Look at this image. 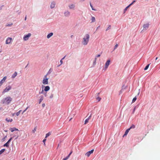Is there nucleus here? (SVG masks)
Returning a JSON list of instances; mask_svg holds the SVG:
<instances>
[{
	"mask_svg": "<svg viewBox=\"0 0 160 160\" xmlns=\"http://www.w3.org/2000/svg\"><path fill=\"white\" fill-rule=\"evenodd\" d=\"M90 38V36L89 34H86L82 39V43L83 45H86L88 42Z\"/></svg>",
	"mask_w": 160,
	"mask_h": 160,
	"instance_id": "f257e3e1",
	"label": "nucleus"
},
{
	"mask_svg": "<svg viewBox=\"0 0 160 160\" xmlns=\"http://www.w3.org/2000/svg\"><path fill=\"white\" fill-rule=\"evenodd\" d=\"M12 99L10 97H8L2 100V102L3 104H9L12 101Z\"/></svg>",
	"mask_w": 160,
	"mask_h": 160,
	"instance_id": "f03ea898",
	"label": "nucleus"
},
{
	"mask_svg": "<svg viewBox=\"0 0 160 160\" xmlns=\"http://www.w3.org/2000/svg\"><path fill=\"white\" fill-rule=\"evenodd\" d=\"M47 74L44 76L43 79L42 80V83L43 84L45 85L48 84V78H47Z\"/></svg>",
	"mask_w": 160,
	"mask_h": 160,
	"instance_id": "7ed1b4c3",
	"label": "nucleus"
},
{
	"mask_svg": "<svg viewBox=\"0 0 160 160\" xmlns=\"http://www.w3.org/2000/svg\"><path fill=\"white\" fill-rule=\"evenodd\" d=\"M31 34L28 33L27 35H24L23 38V39L24 41H26L31 36Z\"/></svg>",
	"mask_w": 160,
	"mask_h": 160,
	"instance_id": "20e7f679",
	"label": "nucleus"
},
{
	"mask_svg": "<svg viewBox=\"0 0 160 160\" xmlns=\"http://www.w3.org/2000/svg\"><path fill=\"white\" fill-rule=\"evenodd\" d=\"M12 88V87L10 86H8L5 89H4L3 92L2 93H5L6 92H8Z\"/></svg>",
	"mask_w": 160,
	"mask_h": 160,
	"instance_id": "39448f33",
	"label": "nucleus"
},
{
	"mask_svg": "<svg viewBox=\"0 0 160 160\" xmlns=\"http://www.w3.org/2000/svg\"><path fill=\"white\" fill-rule=\"evenodd\" d=\"M110 60H108L106 62L105 65V66L104 67V69L105 70H106L107 68L108 67V66L110 64Z\"/></svg>",
	"mask_w": 160,
	"mask_h": 160,
	"instance_id": "423d86ee",
	"label": "nucleus"
},
{
	"mask_svg": "<svg viewBox=\"0 0 160 160\" xmlns=\"http://www.w3.org/2000/svg\"><path fill=\"white\" fill-rule=\"evenodd\" d=\"M94 151V149H92L90 151L88 152L85 154V155L88 157H89L91 154Z\"/></svg>",
	"mask_w": 160,
	"mask_h": 160,
	"instance_id": "0eeeda50",
	"label": "nucleus"
},
{
	"mask_svg": "<svg viewBox=\"0 0 160 160\" xmlns=\"http://www.w3.org/2000/svg\"><path fill=\"white\" fill-rule=\"evenodd\" d=\"M12 40V38H8L6 41V44H10Z\"/></svg>",
	"mask_w": 160,
	"mask_h": 160,
	"instance_id": "6e6552de",
	"label": "nucleus"
},
{
	"mask_svg": "<svg viewBox=\"0 0 160 160\" xmlns=\"http://www.w3.org/2000/svg\"><path fill=\"white\" fill-rule=\"evenodd\" d=\"M6 78V76L4 77L3 79L0 81V86H1L3 83L5 82Z\"/></svg>",
	"mask_w": 160,
	"mask_h": 160,
	"instance_id": "1a4fd4ad",
	"label": "nucleus"
},
{
	"mask_svg": "<svg viewBox=\"0 0 160 160\" xmlns=\"http://www.w3.org/2000/svg\"><path fill=\"white\" fill-rule=\"evenodd\" d=\"M149 26V23H147L144 24L143 25V27L144 29L145 30H147Z\"/></svg>",
	"mask_w": 160,
	"mask_h": 160,
	"instance_id": "9d476101",
	"label": "nucleus"
},
{
	"mask_svg": "<svg viewBox=\"0 0 160 160\" xmlns=\"http://www.w3.org/2000/svg\"><path fill=\"white\" fill-rule=\"evenodd\" d=\"M12 139V138H11L6 143H5L4 145L3 146L4 147H8L9 146V144L10 142L11 141V140Z\"/></svg>",
	"mask_w": 160,
	"mask_h": 160,
	"instance_id": "9b49d317",
	"label": "nucleus"
},
{
	"mask_svg": "<svg viewBox=\"0 0 160 160\" xmlns=\"http://www.w3.org/2000/svg\"><path fill=\"white\" fill-rule=\"evenodd\" d=\"M91 114L84 121V124H86L88 122L89 120L91 118Z\"/></svg>",
	"mask_w": 160,
	"mask_h": 160,
	"instance_id": "f8f14e48",
	"label": "nucleus"
},
{
	"mask_svg": "<svg viewBox=\"0 0 160 160\" xmlns=\"http://www.w3.org/2000/svg\"><path fill=\"white\" fill-rule=\"evenodd\" d=\"M129 130H130V129L128 128L127 129V130L125 132L124 134V135L123 136V137H124L127 136V135L128 134Z\"/></svg>",
	"mask_w": 160,
	"mask_h": 160,
	"instance_id": "ddd939ff",
	"label": "nucleus"
},
{
	"mask_svg": "<svg viewBox=\"0 0 160 160\" xmlns=\"http://www.w3.org/2000/svg\"><path fill=\"white\" fill-rule=\"evenodd\" d=\"M50 88L49 86H46L45 87L44 91L45 92H47L50 90Z\"/></svg>",
	"mask_w": 160,
	"mask_h": 160,
	"instance_id": "4468645a",
	"label": "nucleus"
},
{
	"mask_svg": "<svg viewBox=\"0 0 160 160\" xmlns=\"http://www.w3.org/2000/svg\"><path fill=\"white\" fill-rule=\"evenodd\" d=\"M64 14L65 16L68 17L70 15V12L68 11H67L64 12Z\"/></svg>",
	"mask_w": 160,
	"mask_h": 160,
	"instance_id": "2eb2a0df",
	"label": "nucleus"
},
{
	"mask_svg": "<svg viewBox=\"0 0 160 160\" xmlns=\"http://www.w3.org/2000/svg\"><path fill=\"white\" fill-rule=\"evenodd\" d=\"M5 120L7 122H11L12 121V119H10L9 118H6Z\"/></svg>",
	"mask_w": 160,
	"mask_h": 160,
	"instance_id": "dca6fc26",
	"label": "nucleus"
},
{
	"mask_svg": "<svg viewBox=\"0 0 160 160\" xmlns=\"http://www.w3.org/2000/svg\"><path fill=\"white\" fill-rule=\"evenodd\" d=\"M10 130L12 132H13V131H18V129L16 128H11L10 129Z\"/></svg>",
	"mask_w": 160,
	"mask_h": 160,
	"instance_id": "f3484780",
	"label": "nucleus"
},
{
	"mask_svg": "<svg viewBox=\"0 0 160 160\" xmlns=\"http://www.w3.org/2000/svg\"><path fill=\"white\" fill-rule=\"evenodd\" d=\"M68 7L70 9H73L75 8V6L74 4H72L69 5Z\"/></svg>",
	"mask_w": 160,
	"mask_h": 160,
	"instance_id": "a211bd4d",
	"label": "nucleus"
},
{
	"mask_svg": "<svg viewBox=\"0 0 160 160\" xmlns=\"http://www.w3.org/2000/svg\"><path fill=\"white\" fill-rule=\"evenodd\" d=\"M17 72H14V73L13 74L12 76V78H15L17 76Z\"/></svg>",
	"mask_w": 160,
	"mask_h": 160,
	"instance_id": "6ab92c4d",
	"label": "nucleus"
},
{
	"mask_svg": "<svg viewBox=\"0 0 160 160\" xmlns=\"http://www.w3.org/2000/svg\"><path fill=\"white\" fill-rule=\"evenodd\" d=\"M55 5V3L54 2H52L50 5L51 8H53L54 7Z\"/></svg>",
	"mask_w": 160,
	"mask_h": 160,
	"instance_id": "aec40b11",
	"label": "nucleus"
},
{
	"mask_svg": "<svg viewBox=\"0 0 160 160\" xmlns=\"http://www.w3.org/2000/svg\"><path fill=\"white\" fill-rule=\"evenodd\" d=\"M53 35V33L52 32L48 34L47 36V38H50L51 36H52Z\"/></svg>",
	"mask_w": 160,
	"mask_h": 160,
	"instance_id": "412c9836",
	"label": "nucleus"
},
{
	"mask_svg": "<svg viewBox=\"0 0 160 160\" xmlns=\"http://www.w3.org/2000/svg\"><path fill=\"white\" fill-rule=\"evenodd\" d=\"M43 97L42 96H40V99H39V104H40L41 102L43 100Z\"/></svg>",
	"mask_w": 160,
	"mask_h": 160,
	"instance_id": "4be33fe9",
	"label": "nucleus"
},
{
	"mask_svg": "<svg viewBox=\"0 0 160 160\" xmlns=\"http://www.w3.org/2000/svg\"><path fill=\"white\" fill-rule=\"evenodd\" d=\"M92 22H94L95 21V18L94 17H92L91 18Z\"/></svg>",
	"mask_w": 160,
	"mask_h": 160,
	"instance_id": "5701e85b",
	"label": "nucleus"
},
{
	"mask_svg": "<svg viewBox=\"0 0 160 160\" xmlns=\"http://www.w3.org/2000/svg\"><path fill=\"white\" fill-rule=\"evenodd\" d=\"M135 127V125L133 124L132 125V126L130 127L129 128L130 129V130L131 129L134 128Z\"/></svg>",
	"mask_w": 160,
	"mask_h": 160,
	"instance_id": "b1692460",
	"label": "nucleus"
},
{
	"mask_svg": "<svg viewBox=\"0 0 160 160\" xmlns=\"http://www.w3.org/2000/svg\"><path fill=\"white\" fill-rule=\"evenodd\" d=\"M36 130H37V127H34L33 129L32 130V132L33 133H34L36 131Z\"/></svg>",
	"mask_w": 160,
	"mask_h": 160,
	"instance_id": "393cba45",
	"label": "nucleus"
},
{
	"mask_svg": "<svg viewBox=\"0 0 160 160\" xmlns=\"http://www.w3.org/2000/svg\"><path fill=\"white\" fill-rule=\"evenodd\" d=\"M5 150V149H3L0 151V155L2 154L3 152Z\"/></svg>",
	"mask_w": 160,
	"mask_h": 160,
	"instance_id": "a878e982",
	"label": "nucleus"
},
{
	"mask_svg": "<svg viewBox=\"0 0 160 160\" xmlns=\"http://www.w3.org/2000/svg\"><path fill=\"white\" fill-rule=\"evenodd\" d=\"M149 65H150V64H148L146 66V67H145V68L144 69V70H146L148 69V67H149Z\"/></svg>",
	"mask_w": 160,
	"mask_h": 160,
	"instance_id": "bb28decb",
	"label": "nucleus"
},
{
	"mask_svg": "<svg viewBox=\"0 0 160 160\" xmlns=\"http://www.w3.org/2000/svg\"><path fill=\"white\" fill-rule=\"evenodd\" d=\"M21 111V110H19L18 112H17L16 113V115H17V116H18L19 115Z\"/></svg>",
	"mask_w": 160,
	"mask_h": 160,
	"instance_id": "cd10ccee",
	"label": "nucleus"
},
{
	"mask_svg": "<svg viewBox=\"0 0 160 160\" xmlns=\"http://www.w3.org/2000/svg\"><path fill=\"white\" fill-rule=\"evenodd\" d=\"M136 99H137V98L136 97L134 98L132 100V102H134L136 101Z\"/></svg>",
	"mask_w": 160,
	"mask_h": 160,
	"instance_id": "c85d7f7f",
	"label": "nucleus"
},
{
	"mask_svg": "<svg viewBox=\"0 0 160 160\" xmlns=\"http://www.w3.org/2000/svg\"><path fill=\"white\" fill-rule=\"evenodd\" d=\"M130 6V5H129L124 10V12H125L127 10L128 8Z\"/></svg>",
	"mask_w": 160,
	"mask_h": 160,
	"instance_id": "c756f323",
	"label": "nucleus"
},
{
	"mask_svg": "<svg viewBox=\"0 0 160 160\" xmlns=\"http://www.w3.org/2000/svg\"><path fill=\"white\" fill-rule=\"evenodd\" d=\"M50 134V132H48V133H47L46 135L45 138H47V137H48L49 136Z\"/></svg>",
	"mask_w": 160,
	"mask_h": 160,
	"instance_id": "7c9ffc66",
	"label": "nucleus"
},
{
	"mask_svg": "<svg viewBox=\"0 0 160 160\" xmlns=\"http://www.w3.org/2000/svg\"><path fill=\"white\" fill-rule=\"evenodd\" d=\"M90 6L92 8V9L93 10H94V11H96V10L95 9H94L93 7V6H92V5L91 4V3H90Z\"/></svg>",
	"mask_w": 160,
	"mask_h": 160,
	"instance_id": "2f4dec72",
	"label": "nucleus"
},
{
	"mask_svg": "<svg viewBox=\"0 0 160 160\" xmlns=\"http://www.w3.org/2000/svg\"><path fill=\"white\" fill-rule=\"evenodd\" d=\"M96 99L98 100V101H100L101 100V98L99 97H98L96 98Z\"/></svg>",
	"mask_w": 160,
	"mask_h": 160,
	"instance_id": "473e14b6",
	"label": "nucleus"
},
{
	"mask_svg": "<svg viewBox=\"0 0 160 160\" xmlns=\"http://www.w3.org/2000/svg\"><path fill=\"white\" fill-rule=\"evenodd\" d=\"M69 158V156H67L65 158H63V160H67L68 158Z\"/></svg>",
	"mask_w": 160,
	"mask_h": 160,
	"instance_id": "72a5a7b5",
	"label": "nucleus"
},
{
	"mask_svg": "<svg viewBox=\"0 0 160 160\" xmlns=\"http://www.w3.org/2000/svg\"><path fill=\"white\" fill-rule=\"evenodd\" d=\"M96 60H97V58H95V60H94V62H93V65H95V64H96Z\"/></svg>",
	"mask_w": 160,
	"mask_h": 160,
	"instance_id": "f704fd0d",
	"label": "nucleus"
},
{
	"mask_svg": "<svg viewBox=\"0 0 160 160\" xmlns=\"http://www.w3.org/2000/svg\"><path fill=\"white\" fill-rule=\"evenodd\" d=\"M111 28V25H109L107 28L106 29V31H107L108 30L110 29Z\"/></svg>",
	"mask_w": 160,
	"mask_h": 160,
	"instance_id": "c9c22d12",
	"label": "nucleus"
},
{
	"mask_svg": "<svg viewBox=\"0 0 160 160\" xmlns=\"http://www.w3.org/2000/svg\"><path fill=\"white\" fill-rule=\"evenodd\" d=\"M28 107H27L26 109L23 111V112H22V114H23L24 112H25L27 110V109L28 108Z\"/></svg>",
	"mask_w": 160,
	"mask_h": 160,
	"instance_id": "e433bc0d",
	"label": "nucleus"
},
{
	"mask_svg": "<svg viewBox=\"0 0 160 160\" xmlns=\"http://www.w3.org/2000/svg\"><path fill=\"white\" fill-rule=\"evenodd\" d=\"M118 46V45L117 44L115 46L114 50L115 49L117 48V47Z\"/></svg>",
	"mask_w": 160,
	"mask_h": 160,
	"instance_id": "4c0bfd02",
	"label": "nucleus"
},
{
	"mask_svg": "<svg viewBox=\"0 0 160 160\" xmlns=\"http://www.w3.org/2000/svg\"><path fill=\"white\" fill-rule=\"evenodd\" d=\"M46 140V139H43V142H44V145H45V142Z\"/></svg>",
	"mask_w": 160,
	"mask_h": 160,
	"instance_id": "58836bf2",
	"label": "nucleus"
},
{
	"mask_svg": "<svg viewBox=\"0 0 160 160\" xmlns=\"http://www.w3.org/2000/svg\"><path fill=\"white\" fill-rule=\"evenodd\" d=\"M136 2L135 1H133L132 3H131V4H130L129 5L131 6L132 5L133 3H134L135 2Z\"/></svg>",
	"mask_w": 160,
	"mask_h": 160,
	"instance_id": "ea45409f",
	"label": "nucleus"
},
{
	"mask_svg": "<svg viewBox=\"0 0 160 160\" xmlns=\"http://www.w3.org/2000/svg\"><path fill=\"white\" fill-rule=\"evenodd\" d=\"M101 55L100 54H98L96 56L95 58H97L99 57Z\"/></svg>",
	"mask_w": 160,
	"mask_h": 160,
	"instance_id": "a19ab883",
	"label": "nucleus"
},
{
	"mask_svg": "<svg viewBox=\"0 0 160 160\" xmlns=\"http://www.w3.org/2000/svg\"><path fill=\"white\" fill-rule=\"evenodd\" d=\"M44 90H42V91L41 92H39V93L40 94V93H43H43H44Z\"/></svg>",
	"mask_w": 160,
	"mask_h": 160,
	"instance_id": "79ce46f5",
	"label": "nucleus"
},
{
	"mask_svg": "<svg viewBox=\"0 0 160 160\" xmlns=\"http://www.w3.org/2000/svg\"><path fill=\"white\" fill-rule=\"evenodd\" d=\"M60 62L61 64H62L63 63L62 60L61 59L60 61Z\"/></svg>",
	"mask_w": 160,
	"mask_h": 160,
	"instance_id": "37998d69",
	"label": "nucleus"
},
{
	"mask_svg": "<svg viewBox=\"0 0 160 160\" xmlns=\"http://www.w3.org/2000/svg\"><path fill=\"white\" fill-rule=\"evenodd\" d=\"M43 94L46 97L47 96V93L46 92H44L43 93Z\"/></svg>",
	"mask_w": 160,
	"mask_h": 160,
	"instance_id": "c03bdc74",
	"label": "nucleus"
},
{
	"mask_svg": "<svg viewBox=\"0 0 160 160\" xmlns=\"http://www.w3.org/2000/svg\"><path fill=\"white\" fill-rule=\"evenodd\" d=\"M72 152H70V153L68 155V156H69V157H70V155L71 154V153H72Z\"/></svg>",
	"mask_w": 160,
	"mask_h": 160,
	"instance_id": "a18cd8bd",
	"label": "nucleus"
},
{
	"mask_svg": "<svg viewBox=\"0 0 160 160\" xmlns=\"http://www.w3.org/2000/svg\"><path fill=\"white\" fill-rule=\"evenodd\" d=\"M42 106L43 107H44L45 106V104L43 103V104H42Z\"/></svg>",
	"mask_w": 160,
	"mask_h": 160,
	"instance_id": "49530a36",
	"label": "nucleus"
},
{
	"mask_svg": "<svg viewBox=\"0 0 160 160\" xmlns=\"http://www.w3.org/2000/svg\"><path fill=\"white\" fill-rule=\"evenodd\" d=\"M65 57H66V56H64L61 59L63 60V59H64L65 58Z\"/></svg>",
	"mask_w": 160,
	"mask_h": 160,
	"instance_id": "de8ad7c7",
	"label": "nucleus"
},
{
	"mask_svg": "<svg viewBox=\"0 0 160 160\" xmlns=\"http://www.w3.org/2000/svg\"><path fill=\"white\" fill-rule=\"evenodd\" d=\"M135 108L134 110H133V113H134V112L135 111Z\"/></svg>",
	"mask_w": 160,
	"mask_h": 160,
	"instance_id": "09e8293b",
	"label": "nucleus"
},
{
	"mask_svg": "<svg viewBox=\"0 0 160 160\" xmlns=\"http://www.w3.org/2000/svg\"><path fill=\"white\" fill-rule=\"evenodd\" d=\"M26 19H27V17L26 16L25 17V20H26Z\"/></svg>",
	"mask_w": 160,
	"mask_h": 160,
	"instance_id": "8fccbe9b",
	"label": "nucleus"
},
{
	"mask_svg": "<svg viewBox=\"0 0 160 160\" xmlns=\"http://www.w3.org/2000/svg\"><path fill=\"white\" fill-rule=\"evenodd\" d=\"M52 97H53V96H52H52H50V98H52Z\"/></svg>",
	"mask_w": 160,
	"mask_h": 160,
	"instance_id": "3c124183",
	"label": "nucleus"
},
{
	"mask_svg": "<svg viewBox=\"0 0 160 160\" xmlns=\"http://www.w3.org/2000/svg\"><path fill=\"white\" fill-rule=\"evenodd\" d=\"M15 115V113H13L12 114V116H14V115Z\"/></svg>",
	"mask_w": 160,
	"mask_h": 160,
	"instance_id": "603ef678",
	"label": "nucleus"
},
{
	"mask_svg": "<svg viewBox=\"0 0 160 160\" xmlns=\"http://www.w3.org/2000/svg\"><path fill=\"white\" fill-rule=\"evenodd\" d=\"M158 58L157 57H156V58L155 60H156L158 59Z\"/></svg>",
	"mask_w": 160,
	"mask_h": 160,
	"instance_id": "864d4df0",
	"label": "nucleus"
},
{
	"mask_svg": "<svg viewBox=\"0 0 160 160\" xmlns=\"http://www.w3.org/2000/svg\"><path fill=\"white\" fill-rule=\"evenodd\" d=\"M72 119V118H71L70 120H69V121H71V120Z\"/></svg>",
	"mask_w": 160,
	"mask_h": 160,
	"instance_id": "5fc2aeb1",
	"label": "nucleus"
},
{
	"mask_svg": "<svg viewBox=\"0 0 160 160\" xmlns=\"http://www.w3.org/2000/svg\"><path fill=\"white\" fill-rule=\"evenodd\" d=\"M8 26H11V25L9 24V25H8Z\"/></svg>",
	"mask_w": 160,
	"mask_h": 160,
	"instance_id": "6e6d98bb",
	"label": "nucleus"
},
{
	"mask_svg": "<svg viewBox=\"0 0 160 160\" xmlns=\"http://www.w3.org/2000/svg\"><path fill=\"white\" fill-rule=\"evenodd\" d=\"M8 26H11V25L9 24V25H8Z\"/></svg>",
	"mask_w": 160,
	"mask_h": 160,
	"instance_id": "4d7b16f0",
	"label": "nucleus"
},
{
	"mask_svg": "<svg viewBox=\"0 0 160 160\" xmlns=\"http://www.w3.org/2000/svg\"><path fill=\"white\" fill-rule=\"evenodd\" d=\"M24 160V159H23V160Z\"/></svg>",
	"mask_w": 160,
	"mask_h": 160,
	"instance_id": "13d9d810",
	"label": "nucleus"
}]
</instances>
